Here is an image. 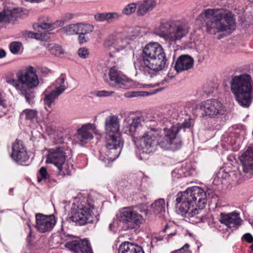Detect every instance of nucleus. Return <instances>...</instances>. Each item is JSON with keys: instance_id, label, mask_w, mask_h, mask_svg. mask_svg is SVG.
Here are the masks:
<instances>
[{"instance_id": "obj_1", "label": "nucleus", "mask_w": 253, "mask_h": 253, "mask_svg": "<svg viewBox=\"0 0 253 253\" xmlns=\"http://www.w3.org/2000/svg\"><path fill=\"white\" fill-rule=\"evenodd\" d=\"M191 125V121L189 120L182 124L172 125L169 128H164V136L163 137L159 136L156 132L150 131L140 138L136 145L139 151L146 154L152 153L158 146L166 149H178L182 143L177 135V133L182 128H190Z\"/></svg>"}, {"instance_id": "obj_2", "label": "nucleus", "mask_w": 253, "mask_h": 253, "mask_svg": "<svg viewBox=\"0 0 253 253\" xmlns=\"http://www.w3.org/2000/svg\"><path fill=\"white\" fill-rule=\"evenodd\" d=\"M176 207L177 213L191 220L203 217L202 208L207 203L206 193L201 188L193 186L176 195Z\"/></svg>"}, {"instance_id": "obj_3", "label": "nucleus", "mask_w": 253, "mask_h": 253, "mask_svg": "<svg viewBox=\"0 0 253 253\" xmlns=\"http://www.w3.org/2000/svg\"><path fill=\"white\" fill-rule=\"evenodd\" d=\"M105 146L102 148L99 159L109 166L120 155L123 141L119 131L118 118L115 115L107 117L104 123Z\"/></svg>"}, {"instance_id": "obj_4", "label": "nucleus", "mask_w": 253, "mask_h": 253, "mask_svg": "<svg viewBox=\"0 0 253 253\" xmlns=\"http://www.w3.org/2000/svg\"><path fill=\"white\" fill-rule=\"evenodd\" d=\"M199 18L206 24V30L211 35L233 30L235 25V15L224 8H208L202 11Z\"/></svg>"}, {"instance_id": "obj_5", "label": "nucleus", "mask_w": 253, "mask_h": 253, "mask_svg": "<svg viewBox=\"0 0 253 253\" xmlns=\"http://www.w3.org/2000/svg\"><path fill=\"white\" fill-rule=\"evenodd\" d=\"M142 58L146 67L142 72L146 76L152 78V71L163 70L166 66L167 58L162 46L158 42H150L144 47Z\"/></svg>"}, {"instance_id": "obj_6", "label": "nucleus", "mask_w": 253, "mask_h": 253, "mask_svg": "<svg viewBox=\"0 0 253 253\" xmlns=\"http://www.w3.org/2000/svg\"><path fill=\"white\" fill-rule=\"evenodd\" d=\"M188 31V27L184 22L173 20L161 23L155 32L166 41L175 42L185 37Z\"/></svg>"}, {"instance_id": "obj_7", "label": "nucleus", "mask_w": 253, "mask_h": 253, "mask_svg": "<svg viewBox=\"0 0 253 253\" xmlns=\"http://www.w3.org/2000/svg\"><path fill=\"white\" fill-rule=\"evenodd\" d=\"M93 205L88 199H79L73 203L71 210L70 218L76 224L82 226L93 222Z\"/></svg>"}, {"instance_id": "obj_8", "label": "nucleus", "mask_w": 253, "mask_h": 253, "mask_svg": "<svg viewBox=\"0 0 253 253\" xmlns=\"http://www.w3.org/2000/svg\"><path fill=\"white\" fill-rule=\"evenodd\" d=\"M223 105L220 101L216 99H208L198 104L194 114L200 117L214 118L223 113Z\"/></svg>"}, {"instance_id": "obj_9", "label": "nucleus", "mask_w": 253, "mask_h": 253, "mask_svg": "<svg viewBox=\"0 0 253 253\" xmlns=\"http://www.w3.org/2000/svg\"><path fill=\"white\" fill-rule=\"evenodd\" d=\"M19 82L23 84H25L28 88H33L39 84V81L36 74V70L33 66L28 67L25 72L18 75V80L9 79L7 82L9 84L15 87L17 90H22Z\"/></svg>"}, {"instance_id": "obj_10", "label": "nucleus", "mask_w": 253, "mask_h": 253, "mask_svg": "<svg viewBox=\"0 0 253 253\" xmlns=\"http://www.w3.org/2000/svg\"><path fill=\"white\" fill-rule=\"evenodd\" d=\"M67 150L63 147L49 149L46 160V163L53 164L57 168L58 172L66 174L65 171V161Z\"/></svg>"}, {"instance_id": "obj_11", "label": "nucleus", "mask_w": 253, "mask_h": 253, "mask_svg": "<svg viewBox=\"0 0 253 253\" xmlns=\"http://www.w3.org/2000/svg\"><path fill=\"white\" fill-rule=\"evenodd\" d=\"M253 82L250 75L243 74L234 77L231 82L233 94L253 92Z\"/></svg>"}, {"instance_id": "obj_12", "label": "nucleus", "mask_w": 253, "mask_h": 253, "mask_svg": "<svg viewBox=\"0 0 253 253\" xmlns=\"http://www.w3.org/2000/svg\"><path fill=\"white\" fill-rule=\"evenodd\" d=\"M137 208V206L133 208L127 207V234L129 233L131 234V236L128 238L130 240L135 238L136 235L135 229L138 227L144 220L143 216L135 210Z\"/></svg>"}, {"instance_id": "obj_13", "label": "nucleus", "mask_w": 253, "mask_h": 253, "mask_svg": "<svg viewBox=\"0 0 253 253\" xmlns=\"http://www.w3.org/2000/svg\"><path fill=\"white\" fill-rule=\"evenodd\" d=\"M36 228L41 233L50 232L54 227L56 221L53 214L49 215L38 213L36 214Z\"/></svg>"}, {"instance_id": "obj_14", "label": "nucleus", "mask_w": 253, "mask_h": 253, "mask_svg": "<svg viewBox=\"0 0 253 253\" xmlns=\"http://www.w3.org/2000/svg\"><path fill=\"white\" fill-rule=\"evenodd\" d=\"M11 157L14 161L20 165H23L24 163L29 160V156L22 141L16 139L13 143Z\"/></svg>"}, {"instance_id": "obj_15", "label": "nucleus", "mask_w": 253, "mask_h": 253, "mask_svg": "<svg viewBox=\"0 0 253 253\" xmlns=\"http://www.w3.org/2000/svg\"><path fill=\"white\" fill-rule=\"evenodd\" d=\"M66 247L76 253H93L87 240H75L66 243Z\"/></svg>"}, {"instance_id": "obj_16", "label": "nucleus", "mask_w": 253, "mask_h": 253, "mask_svg": "<svg viewBox=\"0 0 253 253\" xmlns=\"http://www.w3.org/2000/svg\"><path fill=\"white\" fill-rule=\"evenodd\" d=\"M108 75L110 81L113 82L115 86L123 89L126 88V76L116 67H111Z\"/></svg>"}, {"instance_id": "obj_17", "label": "nucleus", "mask_w": 253, "mask_h": 253, "mask_svg": "<svg viewBox=\"0 0 253 253\" xmlns=\"http://www.w3.org/2000/svg\"><path fill=\"white\" fill-rule=\"evenodd\" d=\"M220 222L229 228L236 229L241 225L242 220L239 214L235 211L231 213H220Z\"/></svg>"}, {"instance_id": "obj_18", "label": "nucleus", "mask_w": 253, "mask_h": 253, "mask_svg": "<svg viewBox=\"0 0 253 253\" xmlns=\"http://www.w3.org/2000/svg\"><path fill=\"white\" fill-rule=\"evenodd\" d=\"M240 161L243 165V171L245 173H253V147H249L240 157Z\"/></svg>"}, {"instance_id": "obj_19", "label": "nucleus", "mask_w": 253, "mask_h": 253, "mask_svg": "<svg viewBox=\"0 0 253 253\" xmlns=\"http://www.w3.org/2000/svg\"><path fill=\"white\" fill-rule=\"evenodd\" d=\"M194 63L193 58L188 55H182L176 60L174 68L177 73L188 70L192 68Z\"/></svg>"}, {"instance_id": "obj_20", "label": "nucleus", "mask_w": 253, "mask_h": 253, "mask_svg": "<svg viewBox=\"0 0 253 253\" xmlns=\"http://www.w3.org/2000/svg\"><path fill=\"white\" fill-rule=\"evenodd\" d=\"M22 14V11L19 8L3 10L0 12V23H14L19 18Z\"/></svg>"}, {"instance_id": "obj_21", "label": "nucleus", "mask_w": 253, "mask_h": 253, "mask_svg": "<svg viewBox=\"0 0 253 253\" xmlns=\"http://www.w3.org/2000/svg\"><path fill=\"white\" fill-rule=\"evenodd\" d=\"M127 123L128 124L127 129L130 134L132 136H133L134 133L140 130L144 126H147L146 123L142 117L132 118L131 120L129 119L127 121Z\"/></svg>"}, {"instance_id": "obj_22", "label": "nucleus", "mask_w": 253, "mask_h": 253, "mask_svg": "<svg viewBox=\"0 0 253 253\" xmlns=\"http://www.w3.org/2000/svg\"><path fill=\"white\" fill-rule=\"evenodd\" d=\"M155 0H139L138 1L137 14L138 16H143L149 11H152L156 6Z\"/></svg>"}, {"instance_id": "obj_23", "label": "nucleus", "mask_w": 253, "mask_h": 253, "mask_svg": "<svg viewBox=\"0 0 253 253\" xmlns=\"http://www.w3.org/2000/svg\"><path fill=\"white\" fill-rule=\"evenodd\" d=\"M77 138L81 145L87 143L93 138V135L89 131L88 126L84 125L78 130Z\"/></svg>"}, {"instance_id": "obj_24", "label": "nucleus", "mask_w": 253, "mask_h": 253, "mask_svg": "<svg viewBox=\"0 0 253 253\" xmlns=\"http://www.w3.org/2000/svg\"><path fill=\"white\" fill-rule=\"evenodd\" d=\"M33 28L38 32H40V29L52 30V21L48 16L40 17L38 22L33 25Z\"/></svg>"}, {"instance_id": "obj_25", "label": "nucleus", "mask_w": 253, "mask_h": 253, "mask_svg": "<svg viewBox=\"0 0 253 253\" xmlns=\"http://www.w3.org/2000/svg\"><path fill=\"white\" fill-rule=\"evenodd\" d=\"M239 104L245 108L249 107L252 101L253 92L234 94Z\"/></svg>"}, {"instance_id": "obj_26", "label": "nucleus", "mask_w": 253, "mask_h": 253, "mask_svg": "<svg viewBox=\"0 0 253 253\" xmlns=\"http://www.w3.org/2000/svg\"><path fill=\"white\" fill-rule=\"evenodd\" d=\"M43 95H44L43 101L45 107H48L50 108L55 100L61 95V92H57L53 89L50 92L45 91ZM45 108L46 109V108Z\"/></svg>"}, {"instance_id": "obj_27", "label": "nucleus", "mask_w": 253, "mask_h": 253, "mask_svg": "<svg viewBox=\"0 0 253 253\" xmlns=\"http://www.w3.org/2000/svg\"><path fill=\"white\" fill-rule=\"evenodd\" d=\"M151 209L155 214L163 216L166 211L165 200L163 198H160L155 201L151 205Z\"/></svg>"}, {"instance_id": "obj_28", "label": "nucleus", "mask_w": 253, "mask_h": 253, "mask_svg": "<svg viewBox=\"0 0 253 253\" xmlns=\"http://www.w3.org/2000/svg\"><path fill=\"white\" fill-rule=\"evenodd\" d=\"M20 118L30 122H34L38 119V112L35 109H25L21 113Z\"/></svg>"}, {"instance_id": "obj_29", "label": "nucleus", "mask_w": 253, "mask_h": 253, "mask_svg": "<svg viewBox=\"0 0 253 253\" xmlns=\"http://www.w3.org/2000/svg\"><path fill=\"white\" fill-rule=\"evenodd\" d=\"M28 89L21 90V94L24 96L26 102L32 105L35 103V93L33 91Z\"/></svg>"}, {"instance_id": "obj_30", "label": "nucleus", "mask_w": 253, "mask_h": 253, "mask_svg": "<svg viewBox=\"0 0 253 253\" xmlns=\"http://www.w3.org/2000/svg\"><path fill=\"white\" fill-rule=\"evenodd\" d=\"M78 23L69 24L60 29L62 33L67 35H73L78 34Z\"/></svg>"}, {"instance_id": "obj_31", "label": "nucleus", "mask_w": 253, "mask_h": 253, "mask_svg": "<svg viewBox=\"0 0 253 253\" xmlns=\"http://www.w3.org/2000/svg\"><path fill=\"white\" fill-rule=\"evenodd\" d=\"M65 79L64 77L60 76L55 83V87L54 89L57 92H61V94L67 89V85L65 84Z\"/></svg>"}, {"instance_id": "obj_32", "label": "nucleus", "mask_w": 253, "mask_h": 253, "mask_svg": "<svg viewBox=\"0 0 253 253\" xmlns=\"http://www.w3.org/2000/svg\"><path fill=\"white\" fill-rule=\"evenodd\" d=\"M162 89H156L154 92H148L145 91H129L127 92V97H133L138 96H147L158 92L159 91L161 90Z\"/></svg>"}, {"instance_id": "obj_33", "label": "nucleus", "mask_w": 253, "mask_h": 253, "mask_svg": "<svg viewBox=\"0 0 253 253\" xmlns=\"http://www.w3.org/2000/svg\"><path fill=\"white\" fill-rule=\"evenodd\" d=\"M116 220L118 224H126V208L124 207L120 209L116 215Z\"/></svg>"}, {"instance_id": "obj_34", "label": "nucleus", "mask_w": 253, "mask_h": 253, "mask_svg": "<svg viewBox=\"0 0 253 253\" xmlns=\"http://www.w3.org/2000/svg\"><path fill=\"white\" fill-rule=\"evenodd\" d=\"M78 34L87 35L93 31L94 27L92 25L90 24L78 23Z\"/></svg>"}, {"instance_id": "obj_35", "label": "nucleus", "mask_w": 253, "mask_h": 253, "mask_svg": "<svg viewBox=\"0 0 253 253\" xmlns=\"http://www.w3.org/2000/svg\"><path fill=\"white\" fill-rule=\"evenodd\" d=\"M127 253H144L142 248L134 243L127 241Z\"/></svg>"}, {"instance_id": "obj_36", "label": "nucleus", "mask_w": 253, "mask_h": 253, "mask_svg": "<svg viewBox=\"0 0 253 253\" xmlns=\"http://www.w3.org/2000/svg\"><path fill=\"white\" fill-rule=\"evenodd\" d=\"M48 49L52 54L56 56H59L64 53L61 47L55 43H51L48 45Z\"/></svg>"}, {"instance_id": "obj_37", "label": "nucleus", "mask_w": 253, "mask_h": 253, "mask_svg": "<svg viewBox=\"0 0 253 253\" xmlns=\"http://www.w3.org/2000/svg\"><path fill=\"white\" fill-rule=\"evenodd\" d=\"M126 46V38H118L116 40L114 45V48L117 52H120L125 49Z\"/></svg>"}, {"instance_id": "obj_38", "label": "nucleus", "mask_w": 253, "mask_h": 253, "mask_svg": "<svg viewBox=\"0 0 253 253\" xmlns=\"http://www.w3.org/2000/svg\"><path fill=\"white\" fill-rule=\"evenodd\" d=\"M122 16V14L118 12H105V21L111 23L115 20H118Z\"/></svg>"}, {"instance_id": "obj_39", "label": "nucleus", "mask_w": 253, "mask_h": 253, "mask_svg": "<svg viewBox=\"0 0 253 253\" xmlns=\"http://www.w3.org/2000/svg\"><path fill=\"white\" fill-rule=\"evenodd\" d=\"M116 41V40L114 36L109 35L104 40V46L108 49H111L112 47L114 48Z\"/></svg>"}, {"instance_id": "obj_40", "label": "nucleus", "mask_w": 253, "mask_h": 253, "mask_svg": "<svg viewBox=\"0 0 253 253\" xmlns=\"http://www.w3.org/2000/svg\"><path fill=\"white\" fill-rule=\"evenodd\" d=\"M114 93V92L112 91H107L105 90H98L94 93V95L99 97H109L112 96Z\"/></svg>"}, {"instance_id": "obj_41", "label": "nucleus", "mask_w": 253, "mask_h": 253, "mask_svg": "<svg viewBox=\"0 0 253 253\" xmlns=\"http://www.w3.org/2000/svg\"><path fill=\"white\" fill-rule=\"evenodd\" d=\"M21 44L18 42H12L10 45L11 52L13 54H16L20 50Z\"/></svg>"}, {"instance_id": "obj_42", "label": "nucleus", "mask_w": 253, "mask_h": 253, "mask_svg": "<svg viewBox=\"0 0 253 253\" xmlns=\"http://www.w3.org/2000/svg\"><path fill=\"white\" fill-rule=\"evenodd\" d=\"M78 54L81 58L85 59L88 57L89 52L87 48L82 47L78 49Z\"/></svg>"}, {"instance_id": "obj_43", "label": "nucleus", "mask_w": 253, "mask_h": 253, "mask_svg": "<svg viewBox=\"0 0 253 253\" xmlns=\"http://www.w3.org/2000/svg\"><path fill=\"white\" fill-rule=\"evenodd\" d=\"M138 6V2H133L127 4V15L134 13Z\"/></svg>"}, {"instance_id": "obj_44", "label": "nucleus", "mask_w": 253, "mask_h": 253, "mask_svg": "<svg viewBox=\"0 0 253 253\" xmlns=\"http://www.w3.org/2000/svg\"><path fill=\"white\" fill-rule=\"evenodd\" d=\"M79 42L80 44H83L86 42L89 38L86 34H79Z\"/></svg>"}, {"instance_id": "obj_45", "label": "nucleus", "mask_w": 253, "mask_h": 253, "mask_svg": "<svg viewBox=\"0 0 253 253\" xmlns=\"http://www.w3.org/2000/svg\"><path fill=\"white\" fill-rule=\"evenodd\" d=\"M105 12L97 13L94 15L95 19L99 22L105 21Z\"/></svg>"}, {"instance_id": "obj_46", "label": "nucleus", "mask_w": 253, "mask_h": 253, "mask_svg": "<svg viewBox=\"0 0 253 253\" xmlns=\"http://www.w3.org/2000/svg\"><path fill=\"white\" fill-rule=\"evenodd\" d=\"M65 23V22L62 17L61 19L57 20L54 22H52L53 30L57 28L58 27L63 26Z\"/></svg>"}, {"instance_id": "obj_47", "label": "nucleus", "mask_w": 253, "mask_h": 253, "mask_svg": "<svg viewBox=\"0 0 253 253\" xmlns=\"http://www.w3.org/2000/svg\"><path fill=\"white\" fill-rule=\"evenodd\" d=\"M188 247L189 245L186 244L182 248L173 252L172 253H191L190 251L187 250Z\"/></svg>"}, {"instance_id": "obj_48", "label": "nucleus", "mask_w": 253, "mask_h": 253, "mask_svg": "<svg viewBox=\"0 0 253 253\" xmlns=\"http://www.w3.org/2000/svg\"><path fill=\"white\" fill-rule=\"evenodd\" d=\"M49 175H41V176H38L37 181L38 182L43 181L46 182V181L49 179Z\"/></svg>"}, {"instance_id": "obj_49", "label": "nucleus", "mask_w": 253, "mask_h": 253, "mask_svg": "<svg viewBox=\"0 0 253 253\" xmlns=\"http://www.w3.org/2000/svg\"><path fill=\"white\" fill-rule=\"evenodd\" d=\"M243 238L249 243H252L253 242V237L250 233H246L243 236Z\"/></svg>"}, {"instance_id": "obj_50", "label": "nucleus", "mask_w": 253, "mask_h": 253, "mask_svg": "<svg viewBox=\"0 0 253 253\" xmlns=\"http://www.w3.org/2000/svg\"><path fill=\"white\" fill-rule=\"evenodd\" d=\"M126 243V241L122 242V243L120 245L119 247L118 253H126V250L125 248Z\"/></svg>"}, {"instance_id": "obj_51", "label": "nucleus", "mask_w": 253, "mask_h": 253, "mask_svg": "<svg viewBox=\"0 0 253 253\" xmlns=\"http://www.w3.org/2000/svg\"><path fill=\"white\" fill-rule=\"evenodd\" d=\"M62 18L66 23L73 18V15L71 13H66L63 16Z\"/></svg>"}, {"instance_id": "obj_52", "label": "nucleus", "mask_w": 253, "mask_h": 253, "mask_svg": "<svg viewBox=\"0 0 253 253\" xmlns=\"http://www.w3.org/2000/svg\"><path fill=\"white\" fill-rule=\"evenodd\" d=\"M39 174H47L46 169L45 167H42L39 170Z\"/></svg>"}, {"instance_id": "obj_53", "label": "nucleus", "mask_w": 253, "mask_h": 253, "mask_svg": "<svg viewBox=\"0 0 253 253\" xmlns=\"http://www.w3.org/2000/svg\"><path fill=\"white\" fill-rule=\"evenodd\" d=\"M6 56V52L3 49H0V58L4 57Z\"/></svg>"}, {"instance_id": "obj_54", "label": "nucleus", "mask_w": 253, "mask_h": 253, "mask_svg": "<svg viewBox=\"0 0 253 253\" xmlns=\"http://www.w3.org/2000/svg\"><path fill=\"white\" fill-rule=\"evenodd\" d=\"M114 227H115V222H114V221H113L109 224V230L111 231H113L115 233L116 231L113 230V228Z\"/></svg>"}, {"instance_id": "obj_55", "label": "nucleus", "mask_w": 253, "mask_h": 253, "mask_svg": "<svg viewBox=\"0 0 253 253\" xmlns=\"http://www.w3.org/2000/svg\"><path fill=\"white\" fill-rule=\"evenodd\" d=\"M33 39H35L37 40H41L42 39V36L40 34L36 33Z\"/></svg>"}, {"instance_id": "obj_56", "label": "nucleus", "mask_w": 253, "mask_h": 253, "mask_svg": "<svg viewBox=\"0 0 253 253\" xmlns=\"http://www.w3.org/2000/svg\"><path fill=\"white\" fill-rule=\"evenodd\" d=\"M35 33H34L32 32H28L27 33V35L29 38H33L35 35Z\"/></svg>"}, {"instance_id": "obj_57", "label": "nucleus", "mask_w": 253, "mask_h": 253, "mask_svg": "<svg viewBox=\"0 0 253 253\" xmlns=\"http://www.w3.org/2000/svg\"><path fill=\"white\" fill-rule=\"evenodd\" d=\"M26 0L30 1L31 2L40 3V2L44 1L45 0Z\"/></svg>"}, {"instance_id": "obj_58", "label": "nucleus", "mask_w": 253, "mask_h": 253, "mask_svg": "<svg viewBox=\"0 0 253 253\" xmlns=\"http://www.w3.org/2000/svg\"><path fill=\"white\" fill-rule=\"evenodd\" d=\"M155 240H156V242L162 241L163 238L161 237H156L153 239V241H154Z\"/></svg>"}, {"instance_id": "obj_59", "label": "nucleus", "mask_w": 253, "mask_h": 253, "mask_svg": "<svg viewBox=\"0 0 253 253\" xmlns=\"http://www.w3.org/2000/svg\"><path fill=\"white\" fill-rule=\"evenodd\" d=\"M207 94L211 93L213 92V89L211 88L209 90H205L204 91Z\"/></svg>"}, {"instance_id": "obj_60", "label": "nucleus", "mask_w": 253, "mask_h": 253, "mask_svg": "<svg viewBox=\"0 0 253 253\" xmlns=\"http://www.w3.org/2000/svg\"><path fill=\"white\" fill-rule=\"evenodd\" d=\"M122 13L125 15L126 14V6L124 7V8L123 9Z\"/></svg>"}, {"instance_id": "obj_61", "label": "nucleus", "mask_w": 253, "mask_h": 253, "mask_svg": "<svg viewBox=\"0 0 253 253\" xmlns=\"http://www.w3.org/2000/svg\"><path fill=\"white\" fill-rule=\"evenodd\" d=\"M175 235V232H174V233H170V234H169L168 235V237H172V236H174V235Z\"/></svg>"}, {"instance_id": "obj_62", "label": "nucleus", "mask_w": 253, "mask_h": 253, "mask_svg": "<svg viewBox=\"0 0 253 253\" xmlns=\"http://www.w3.org/2000/svg\"><path fill=\"white\" fill-rule=\"evenodd\" d=\"M250 248L252 251H253V244L250 246Z\"/></svg>"}, {"instance_id": "obj_63", "label": "nucleus", "mask_w": 253, "mask_h": 253, "mask_svg": "<svg viewBox=\"0 0 253 253\" xmlns=\"http://www.w3.org/2000/svg\"><path fill=\"white\" fill-rule=\"evenodd\" d=\"M248 0L251 2H253V0Z\"/></svg>"}, {"instance_id": "obj_64", "label": "nucleus", "mask_w": 253, "mask_h": 253, "mask_svg": "<svg viewBox=\"0 0 253 253\" xmlns=\"http://www.w3.org/2000/svg\"><path fill=\"white\" fill-rule=\"evenodd\" d=\"M124 96H125V97H126V93H125L124 94Z\"/></svg>"}]
</instances>
